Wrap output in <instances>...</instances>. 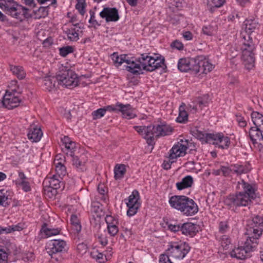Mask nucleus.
<instances>
[{"mask_svg":"<svg viewBox=\"0 0 263 263\" xmlns=\"http://www.w3.org/2000/svg\"><path fill=\"white\" fill-rule=\"evenodd\" d=\"M164 66V59H155L152 57L142 54L140 58L135 60L132 58V63L128 66V71L133 73H140L142 70L152 71Z\"/></svg>","mask_w":263,"mask_h":263,"instance_id":"obj_1","label":"nucleus"},{"mask_svg":"<svg viewBox=\"0 0 263 263\" xmlns=\"http://www.w3.org/2000/svg\"><path fill=\"white\" fill-rule=\"evenodd\" d=\"M134 128L146 140L149 145L154 144L155 138L170 135L173 132V128L167 125L139 126H135Z\"/></svg>","mask_w":263,"mask_h":263,"instance_id":"obj_2","label":"nucleus"},{"mask_svg":"<svg viewBox=\"0 0 263 263\" xmlns=\"http://www.w3.org/2000/svg\"><path fill=\"white\" fill-rule=\"evenodd\" d=\"M0 8L6 13L20 21L30 16L29 9L16 4L13 0H0Z\"/></svg>","mask_w":263,"mask_h":263,"instance_id":"obj_3","label":"nucleus"},{"mask_svg":"<svg viewBox=\"0 0 263 263\" xmlns=\"http://www.w3.org/2000/svg\"><path fill=\"white\" fill-rule=\"evenodd\" d=\"M255 46L251 40L243 42L241 47V59L245 69L249 71L255 66Z\"/></svg>","mask_w":263,"mask_h":263,"instance_id":"obj_4","label":"nucleus"},{"mask_svg":"<svg viewBox=\"0 0 263 263\" xmlns=\"http://www.w3.org/2000/svg\"><path fill=\"white\" fill-rule=\"evenodd\" d=\"M240 186L243 190V192H240L239 194L235 195V205L246 206L251 202V199H254L256 197L255 188L243 180L239 183V188Z\"/></svg>","mask_w":263,"mask_h":263,"instance_id":"obj_5","label":"nucleus"},{"mask_svg":"<svg viewBox=\"0 0 263 263\" xmlns=\"http://www.w3.org/2000/svg\"><path fill=\"white\" fill-rule=\"evenodd\" d=\"M57 80L59 85L70 88L77 86L79 82L77 74L70 69L60 71L57 74Z\"/></svg>","mask_w":263,"mask_h":263,"instance_id":"obj_6","label":"nucleus"},{"mask_svg":"<svg viewBox=\"0 0 263 263\" xmlns=\"http://www.w3.org/2000/svg\"><path fill=\"white\" fill-rule=\"evenodd\" d=\"M257 242L252 239H247L245 247L235 248L230 252L231 257L239 259H245L249 256V253L256 248Z\"/></svg>","mask_w":263,"mask_h":263,"instance_id":"obj_7","label":"nucleus"},{"mask_svg":"<svg viewBox=\"0 0 263 263\" xmlns=\"http://www.w3.org/2000/svg\"><path fill=\"white\" fill-rule=\"evenodd\" d=\"M262 230L263 219L259 216H256L252 219L251 226L247 228L246 234L248 235L249 238H252L256 241L262 234Z\"/></svg>","mask_w":263,"mask_h":263,"instance_id":"obj_8","label":"nucleus"},{"mask_svg":"<svg viewBox=\"0 0 263 263\" xmlns=\"http://www.w3.org/2000/svg\"><path fill=\"white\" fill-rule=\"evenodd\" d=\"M190 247L186 244L171 245L166 250V253L174 261L183 259L189 252Z\"/></svg>","mask_w":263,"mask_h":263,"instance_id":"obj_9","label":"nucleus"},{"mask_svg":"<svg viewBox=\"0 0 263 263\" xmlns=\"http://www.w3.org/2000/svg\"><path fill=\"white\" fill-rule=\"evenodd\" d=\"M188 147V141L181 139L175 144L170 150V159L175 162L178 157L184 156Z\"/></svg>","mask_w":263,"mask_h":263,"instance_id":"obj_10","label":"nucleus"},{"mask_svg":"<svg viewBox=\"0 0 263 263\" xmlns=\"http://www.w3.org/2000/svg\"><path fill=\"white\" fill-rule=\"evenodd\" d=\"M206 142L215 144L222 149L227 148L230 143V139L222 134H209L206 136Z\"/></svg>","mask_w":263,"mask_h":263,"instance_id":"obj_11","label":"nucleus"},{"mask_svg":"<svg viewBox=\"0 0 263 263\" xmlns=\"http://www.w3.org/2000/svg\"><path fill=\"white\" fill-rule=\"evenodd\" d=\"M20 103V99L17 97L14 96L12 92L6 90L3 100L0 101V107L12 109L17 107Z\"/></svg>","mask_w":263,"mask_h":263,"instance_id":"obj_12","label":"nucleus"},{"mask_svg":"<svg viewBox=\"0 0 263 263\" xmlns=\"http://www.w3.org/2000/svg\"><path fill=\"white\" fill-rule=\"evenodd\" d=\"M139 196L138 191H134L129 196L128 202L126 203L128 210L127 211V215L129 216L134 215L140 206L139 202Z\"/></svg>","mask_w":263,"mask_h":263,"instance_id":"obj_13","label":"nucleus"},{"mask_svg":"<svg viewBox=\"0 0 263 263\" xmlns=\"http://www.w3.org/2000/svg\"><path fill=\"white\" fill-rule=\"evenodd\" d=\"M100 15L102 18H105L107 22H116L120 18L118 11L115 8H104L100 12Z\"/></svg>","mask_w":263,"mask_h":263,"instance_id":"obj_14","label":"nucleus"},{"mask_svg":"<svg viewBox=\"0 0 263 263\" xmlns=\"http://www.w3.org/2000/svg\"><path fill=\"white\" fill-rule=\"evenodd\" d=\"M111 58L116 66L118 67L122 64H124L126 69L128 71V69H129L128 66L131 65L132 59H129L127 55H119L117 53L114 52L111 55Z\"/></svg>","mask_w":263,"mask_h":263,"instance_id":"obj_15","label":"nucleus"},{"mask_svg":"<svg viewBox=\"0 0 263 263\" xmlns=\"http://www.w3.org/2000/svg\"><path fill=\"white\" fill-rule=\"evenodd\" d=\"M198 208L197 204L194 201L189 198L187 200L181 210V212L186 216H192L197 213Z\"/></svg>","mask_w":263,"mask_h":263,"instance_id":"obj_16","label":"nucleus"},{"mask_svg":"<svg viewBox=\"0 0 263 263\" xmlns=\"http://www.w3.org/2000/svg\"><path fill=\"white\" fill-rule=\"evenodd\" d=\"M66 242L63 240H53L46 247L47 252H62L65 251Z\"/></svg>","mask_w":263,"mask_h":263,"instance_id":"obj_17","label":"nucleus"},{"mask_svg":"<svg viewBox=\"0 0 263 263\" xmlns=\"http://www.w3.org/2000/svg\"><path fill=\"white\" fill-rule=\"evenodd\" d=\"M61 141L65 146V153L67 156H73L77 148L76 143L71 141L68 137L64 136Z\"/></svg>","mask_w":263,"mask_h":263,"instance_id":"obj_18","label":"nucleus"},{"mask_svg":"<svg viewBox=\"0 0 263 263\" xmlns=\"http://www.w3.org/2000/svg\"><path fill=\"white\" fill-rule=\"evenodd\" d=\"M187 198L184 196H173L170 198L168 202L171 207L181 211Z\"/></svg>","mask_w":263,"mask_h":263,"instance_id":"obj_19","label":"nucleus"},{"mask_svg":"<svg viewBox=\"0 0 263 263\" xmlns=\"http://www.w3.org/2000/svg\"><path fill=\"white\" fill-rule=\"evenodd\" d=\"M119 111L122 112L123 117L127 119H132L136 117V114L130 105H123L119 104L117 108Z\"/></svg>","mask_w":263,"mask_h":263,"instance_id":"obj_20","label":"nucleus"},{"mask_svg":"<svg viewBox=\"0 0 263 263\" xmlns=\"http://www.w3.org/2000/svg\"><path fill=\"white\" fill-rule=\"evenodd\" d=\"M16 184L20 186L25 192L30 191L31 187L28 179L23 172L18 173V177L15 181Z\"/></svg>","mask_w":263,"mask_h":263,"instance_id":"obj_21","label":"nucleus"},{"mask_svg":"<svg viewBox=\"0 0 263 263\" xmlns=\"http://www.w3.org/2000/svg\"><path fill=\"white\" fill-rule=\"evenodd\" d=\"M105 220L107 224V229L109 234L113 236L116 235L119 231L117 226V221L114 219L111 216H107Z\"/></svg>","mask_w":263,"mask_h":263,"instance_id":"obj_22","label":"nucleus"},{"mask_svg":"<svg viewBox=\"0 0 263 263\" xmlns=\"http://www.w3.org/2000/svg\"><path fill=\"white\" fill-rule=\"evenodd\" d=\"M262 130H259L255 127H251L249 131V136L253 144L258 141H262L263 135Z\"/></svg>","mask_w":263,"mask_h":263,"instance_id":"obj_23","label":"nucleus"},{"mask_svg":"<svg viewBox=\"0 0 263 263\" xmlns=\"http://www.w3.org/2000/svg\"><path fill=\"white\" fill-rule=\"evenodd\" d=\"M57 77H47L44 79L45 88L49 91H54L57 89Z\"/></svg>","mask_w":263,"mask_h":263,"instance_id":"obj_24","label":"nucleus"},{"mask_svg":"<svg viewBox=\"0 0 263 263\" xmlns=\"http://www.w3.org/2000/svg\"><path fill=\"white\" fill-rule=\"evenodd\" d=\"M192 59L188 60L186 59H181L178 64V69L182 72H186L189 70L193 71V64L191 63Z\"/></svg>","mask_w":263,"mask_h":263,"instance_id":"obj_25","label":"nucleus"},{"mask_svg":"<svg viewBox=\"0 0 263 263\" xmlns=\"http://www.w3.org/2000/svg\"><path fill=\"white\" fill-rule=\"evenodd\" d=\"M205 58L203 56H199L195 59H192V64H193V71L196 73L200 72L202 73V68L204 65L201 64L203 63Z\"/></svg>","mask_w":263,"mask_h":263,"instance_id":"obj_26","label":"nucleus"},{"mask_svg":"<svg viewBox=\"0 0 263 263\" xmlns=\"http://www.w3.org/2000/svg\"><path fill=\"white\" fill-rule=\"evenodd\" d=\"M195 231V225L191 222L185 223L181 226V232L185 235H194Z\"/></svg>","mask_w":263,"mask_h":263,"instance_id":"obj_27","label":"nucleus"},{"mask_svg":"<svg viewBox=\"0 0 263 263\" xmlns=\"http://www.w3.org/2000/svg\"><path fill=\"white\" fill-rule=\"evenodd\" d=\"M193 183V178L191 176H187L183 178L181 181L176 183V187L178 190H181L182 189L190 187Z\"/></svg>","mask_w":263,"mask_h":263,"instance_id":"obj_28","label":"nucleus"},{"mask_svg":"<svg viewBox=\"0 0 263 263\" xmlns=\"http://www.w3.org/2000/svg\"><path fill=\"white\" fill-rule=\"evenodd\" d=\"M43 133L40 128H33V130H30L28 134V139L32 141V142H36L40 140Z\"/></svg>","mask_w":263,"mask_h":263,"instance_id":"obj_29","label":"nucleus"},{"mask_svg":"<svg viewBox=\"0 0 263 263\" xmlns=\"http://www.w3.org/2000/svg\"><path fill=\"white\" fill-rule=\"evenodd\" d=\"M50 187L45 190V194L47 195L49 193V192H52V191H50V188L53 189V191L55 192V190L60 187V183L61 182L59 179L58 178L57 176L54 175L50 179L49 181Z\"/></svg>","mask_w":263,"mask_h":263,"instance_id":"obj_30","label":"nucleus"},{"mask_svg":"<svg viewBox=\"0 0 263 263\" xmlns=\"http://www.w3.org/2000/svg\"><path fill=\"white\" fill-rule=\"evenodd\" d=\"M126 171L124 164H117L114 168L115 178L116 180L122 178Z\"/></svg>","mask_w":263,"mask_h":263,"instance_id":"obj_31","label":"nucleus"},{"mask_svg":"<svg viewBox=\"0 0 263 263\" xmlns=\"http://www.w3.org/2000/svg\"><path fill=\"white\" fill-rule=\"evenodd\" d=\"M188 114L185 110V104L183 103L179 108V116L176 121L179 123H183L187 120Z\"/></svg>","mask_w":263,"mask_h":263,"instance_id":"obj_32","label":"nucleus"},{"mask_svg":"<svg viewBox=\"0 0 263 263\" xmlns=\"http://www.w3.org/2000/svg\"><path fill=\"white\" fill-rule=\"evenodd\" d=\"M10 70L19 79L21 80L25 77L26 73L23 68L21 66H11Z\"/></svg>","mask_w":263,"mask_h":263,"instance_id":"obj_33","label":"nucleus"},{"mask_svg":"<svg viewBox=\"0 0 263 263\" xmlns=\"http://www.w3.org/2000/svg\"><path fill=\"white\" fill-rule=\"evenodd\" d=\"M70 157H72V165L77 168L83 166L87 161V159L84 158V156L81 155L79 157L73 154V156Z\"/></svg>","mask_w":263,"mask_h":263,"instance_id":"obj_34","label":"nucleus"},{"mask_svg":"<svg viewBox=\"0 0 263 263\" xmlns=\"http://www.w3.org/2000/svg\"><path fill=\"white\" fill-rule=\"evenodd\" d=\"M71 223L72 226V229L77 233H79L81 230V226L79 220L76 215H72L70 218Z\"/></svg>","mask_w":263,"mask_h":263,"instance_id":"obj_35","label":"nucleus"},{"mask_svg":"<svg viewBox=\"0 0 263 263\" xmlns=\"http://www.w3.org/2000/svg\"><path fill=\"white\" fill-rule=\"evenodd\" d=\"M54 163L55 166V171L59 176H65L66 174V169L62 162H57V161H55Z\"/></svg>","mask_w":263,"mask_h":263,"instance_id":"obj_36","label":"nucleus"},{"mask_svg":"<svg viewBox=\"0 0 263 263\" xmlns=\"http://www.w3.org/2000/svg\"><path fill=\"white\" fill-rule=\"evenodd\" d=\"M245 30L248 33L252 32L257 27L258 24L252 20H246L245 22Z\"/></svg>","mask_w":263,"mask_h":263,"instance_id":"obj_37","label":"nucleus"},{"mask_svg":"<svg viewBox=\"0 0 263 263\" xmlns=\"http://www.w3.org/2000/svg\"><path fill=\"white\" fill-rule=\"evenodd\" d=\"M90 256L100 263L104 262V255L99 252L97 250H93L90 252Z\"/></svg>","mask_w":263,"mask_h":263,"instance_id":"obj_38","label":"nucleus"},{"mask_svg":"<svg viewBox=\"0 0 263 263\" xmlns=\"http://www.w3.org/2000/svg\"><path fill=\"white\" fill-rule=\"evenodd\" d=\"M203 60V63H201V64L204 65L203 68H202V73L206 74L212 70V69L214 68V66L206 58H205V60Z\"/></svg>","mask_w":263,"mask_h":263,"instance_id":"obj_39","label":"nucleus"},{"mask_svg":"<svg viewBox=\"0 0 263 263\" xmlns=\"http://www.w3.org/2000/svg\"><path fill=\"white\" fill-rule=\"evenodd\" d=\"M23 229V226L22 224H18L16 225L9 226L8 227L4 228V231L5 233H9L12 232L20 231Z\"/></svg>","mask_w":263,"mask_h":263,"instance_id":"obj_40","label":"nucleus"},{"mask_svg":"<svg viewBox=\"0 0 263 263\" xmlns=\"http://www.w3.org/2000/svg\"><path fill=\"white\" fill-rule=\"evenodd\" d=\"M43 232L47 237H51L59 234L60 232V230L58 229H50L43 228L42 229Z\"/></svg>","mask_w":263,"mask_h":263,"instance_id":"obj_41","label":"nucleus"},{"mask_svg":"<svg viewBox=\"0 0 263 263\" xmlns=\"http://www.w3.org/2000/svg\"><path fill=\"white\" fill-rule=\"evenodd\" d=\"M68 38L72 41H77L79 39V34L74 29H68L67 31Z\"/></svg>","mask_w":263,"mask_h":263,"instance_id":"obj_42","label":"nucleus"},{"mask_svg":"<svg viewBox=\"0 0 263 263\" xmlns=\"http://www.w3.org/2000/svg\"><path fill=\"white\" fill-rule=\"evenodd\" d=\"M8 88L9 91L21 93L22 90H20L19 86L17 85V82L16 80L11 81L8 85Z\"/></svg>","mask_w":263,"mask_h":263,"instance_id":"obj_43","label":"nucleus"},{"mask_svg":"<svg viewBox=\"0 0 263 263\" xmlns=\"http://www.w3.org/2000/svg\"><path fill=\"white\" fill-rule=\"evenodd\" d=\"M231 245L230 240L226 236H223L221 239V247L224 250L229 249Z\"/></svg>","mask_w":263,"mask_h":263,"instance_id":"obj_44","label":"nucleus"},{"mask_svg":"<svg viewBox=\"0 0 263 263\" xmlns=\"http://www.w3.org/2000/svg\"><path fill=\"white\" fill-rule=\"evenodd\" d=\"M209 102V97L208 96H204L202 97L198 98L197 101V104L199 105L201 109L203 107L208 105Z\"/></svg>","mask_w":263,"mask_h":263,"instance_id":"obj_45","label":"nucleus"},{"mask_svg":"<svg viewBox=\"0 0 263 263\" xmlns=\"http://www.w3.org/2000/svg\"><path fill=\"white\" fill-rule=\"evenodd\" d=\"M78 2L76 4V8L81 14L85 13V8L86 4L84 0H77Z\"/></svg>","mask_w":263,"mask_h":263,"instance_id":"obj_46","label":"nucleus"},{"mask_svg":"<svg viewBox=\"0 0 263 263\" xmlns=\"http://www.w3.org/2000/svg\"><path fill=\"white\" fill-rule=\"evenodd\" d=\"M235 195H231L224 199V202L225 205L231 207L232 205H235Z\"/></svg>","mask_w":263,"mask_h":263,"instance_id":"obj_47","label":"nucleus"},{"mask_svg":"<svg viewBox=\"0 0 263 263\" xmlns=\"http://www.w3.org/2000/svg\"><path fill=\"white\" fill-rule=\"evenodd\" d=\"M106 112V109L100 108L92 112V116L94 120L99 119L103 117Z\"/></svg>","mask_w":263,"mask_h":263,"instance_id":"obj_48","label":"nucleus"},{"mask_svg":"<svg viewBox=\"0 0 263 263\" xmlns=\"http://www.w3.org/2000/svg\"><path fill=\"white\" fill-rule=\"evenodd\" d=\"M37 18L45 17L48 15L47 8L44 7H41L36 12Z\"/></svg>","mask_w":263,"mask_h":263,"instance_id":"obj_49","label":"nucleus"},{"mask_svg":"<svg viewBox=\"0 0 263 263\" xmlns=\"http://www.w3.org/2000/svg\"><path fill=\"white\" fill-rule=\"evenodd\" d=\"M232 173L239 175L246 172V168L242 165H234L232 168Z\"/></svg>","mask_w":263,"mask_h":263,"instance_id":"obj_50","label":"nucleus"},{"mask_svg":"<svg viewBox=\"0 0 263 263\" xmlns=\"http://www.w3.org/2000/svg\"><path fill=\"white\" fill-rule=\"evenodd\" d=\"M72 51L73 49L70 46L63 47L60 49V53L62 57H66L68 54L72 52Z\"/></svg>","mask_w":263,"mask_h":263,"instance_id":"obj_51","label":"nucleus"},{"mask_svg":"<svg viewBox=\"0 0 263 263\" xmlns=\"http://www.w3.org/2000/svg\"><path fill=\"white\" fill-rule=\"evenodd\" d=\"M47 253L49 254L50 256H51V258L57 262H61L63 259L61 255L57 254L58 252L48 251Z\"/></svg>","mask_w":263,"mask_h":263,"instance_id":"obj_52","label":"nucleus"},{"mask_svg":"<svg viewBox=\"0 0 263 263\" xmlns=\"http://www.w3.org/2000/svg\"><path fill=\"white\" fill-rule=\"evenodd\" d=\"M171 257L166 253V254H161L160 256V263H174L171 261Z\"/></svg>","mask_w":263,"mask_h":263,"instance_id":"obj_53","label":"nucleus"},{"mask_svg":"<svg viewBox=\"0 0 263 263\" xmlns=\"http://www.w3.org/2000/svg\"><path fill=\"white\" fill-rule=\"evenodd\" d=\"M7 192L4 190H0V204L3 205L7 201Z\"/></svg>","mask_w":263,"mask_h":263,"instance_id":"obj_54","label":"nucleus"},{"mask_svg":"<svg viewBox=\"0 0 263 263\" xmlns=\"http://www.w3.org/2000/svg\"><path fill=\"white\" fill-rule=\"evenodd\" d=\"M171 46L173 48H175L179 50H182L183 48V44L178 40H175L172 42L171 44Z\"/></svg>","mask_w":263,"mask_h":263,"instance_id":"obj_55","label":"nucleus"},{"mask_svg":"<svg viewBox=\"0 0 263 263\" xmlns=\"http://www.w3.org/2000/svg\"><path fill=\"white\" fill-rule=\"evenodd\" d=\"M218 174H220V173H222V174L225 176H228L231 173H232V168H229L227 167H222L220 168V170L218 171Z\"/></svg>","mask_w":263,"mask_h":263,"instance_id":"obj_56","label":"nucleus"},{"mask_svg":"<svg viewBox=\"0 0 263 263\" xmlns=\"http://www.w3.org/2000/svg\"><path fill=\"white\" fill-rule=\"evenodd\" d=\"M7 254L0 249V263H7Z\"/></svg>","mask_w":263,"mask_h":263,"instance_id":"obj_57","label":"nucleus"},{"mask_svg":"<svg viewBox=\"0 0 263 263\" xmlns=\"http://www.w3.org/2000/svg\"><path fill=\"white\" fill-rule=\"evenodd\" d=\"M229 228L227 221L221 222L219 225V230L221 233L226 232Z\"/></svg>","mask_w":263,"mask_h":263,"instance_id":"obj_58","label":"nucleus"},{"mask_svg":"<svg viewBox=\"0 0 263 263\" xmlns=\"http://www.w3.org/2000/svg\"><path fill=\"white\" fill-rule=\"evenodd\" d=\"M202 31L204 34L208 35H212L213 33V30L211 26L203 27Z\"/></svg>","mask_w":263,"mask_h":263,"instance_id":"obj_59","label":"nucleus"},{"mask_svg":"<svg viewBox=\"0 0 263 263\" xmlns=\"http://www.w3.org/2000/svg\"><path fill=\"white\" fill-rule=\"evenodd\" d=\"M168 228L173 232L181 231V226L180 225L170 224L168 226Z\"/></svg>","mask_w":263,"mask_h":263,"instance_id":"obj_60","label":"nucleus"},{"mask_svg":"<svg viewBox=\"0 0 263 263\" xmlns=\"http://www.w3.org/2000/svg\"><path fill=\"white\" fill-rule=\"evenodd\" d=\"M98 239L102 246H105L107 243V239L106 236L103 234L98 235Z\"/></svg>","mask_w":263,"mask_h":263,"instance_id":"obj_61","label":"nucleus"},{"mask_svg":"<svg viewBox=\"0 0 263 263\" xmlns=\"http://www.w3.org/2000/svg\"><path fill=\"white\" fill-rule=\"evenodd\" d=\"M174 162H172L170 159V156L167 158V160H164L163 163V167L165 170H168L171 168V164Z\"/></svg>","mask_w":263,"mask_h":263,"instance_id":"obj_62","label":"nucleus"},{"mask_svg":"<svg viewBox=\"0 0 263 263\" xmlns=\"http://www.w3.org/2000/svg\"><path fill=\"white\" fill-rule=\"evenodd\" d=\"M214 7L216 8L220 7L223 5L224 0H212Z\"/></svg>","mask_w":263,"mask_h":263,"instance_id":"obj_63","label":"nucleus"},{"mask_svg":"<svg viewBox=\"0 0 263 263\" xmlns=\"http://www.w3.org/2000/svg\"><path fill=\"white\" fill-rule=\"evenodd\" d=\"M98 190L99 193H100L102 195H104L106 193V187L103 184H99Z\"/></svg>","mask_w":263,"mask_h":263,"instance_id":"obj_64","label":"nucleus"}]
</instances>
